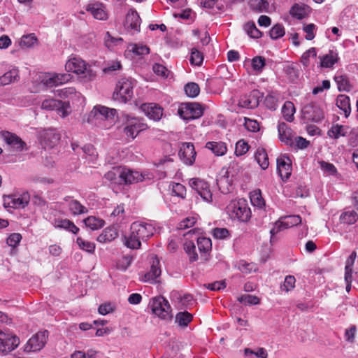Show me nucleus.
Returning <instances> with one entry per match:
<instances>
[{
    "mask_svg": "<svg viewBox=\"0 0 358 358\" xmlns=\"http://www.w3.org/2000/svg\"><path fill=\"white\" fill-rule=\"evenodd\" d=\"M65 69L68 72L76 73L85 82L93 80L96 77V71L80 57L70 58L65 64Z\"/></svg>",
    "mask_w": 358,
    "mask_h": 358,
    "instance_id": "f257e3e1",
    "label": "nucleus"
},
{
    "mask_svg": "<svg viewBox=\"0 0 358 358\" xmlns=\"http://www.w3.org/2000/svg\"><path fill=\"white\" fill-rule=\"evenodd\" d=\"M123 127V133L127 138L134 140L140 132L146 130L147 124L136 117L132 116L125 112H122L120 117Z\"/></svg>",
    "mask_w": 358,
    "mask_h": 358,
    "instance_id": "f03ea898",
    "label": "nucleus"
},
{
    "mask_svg": "<svg viewBox=\"0 0 358 358\" xmlns=\"http://www.w3.org/2000/svg\"><path fill=\"white\" fill-rule=\"evenodd\" d=\"M150 306L152 313L162 320H171L173 317L171 305L164 296L153 298L150 302Z\"/></svg>",
    "mask_w": 358,
    "mask_h": 358,
    "instance_id": "7ed1b4c3",
    "label": "nucleus"
},
{
    "mask_svg": "<svg viewBox=\"0 0 358 358\" xmlns=\"http://www.w3.org/2000/svg\"><path fill=\"white\" fill-rule=\"evenodd\" d=\"M135 81L131 78H122L116 85L113 99L121 103H127L133 96Z\"/></svg>",
    "mask_w": 358,
    "mask_h": 358,
    "instance_id": "20e7f679",
    "label": "nucleus"
},
{
    "mask_svg": "<svg viewBox=\"0 0 358 358\" xmlns=\"http://www.w3.org/2000/svg\"><path fill=\"white\" fill-rule=\"evenodd\" d=\"M227 210L232 219L247 222L250 217V209L245 199L231 201L227 207Z\"/></svg>",
    "mask_w": 358,
    "mask_h": 358,
    "instance_id": "39448f33",
    "label": "nucleus"
},
{
    "mask_svg": "<svg viewBox=\"0 0 358 358\" xmlns=\"http://www.w3.org/2000/svg\"><path fill=\"white\" fill-rule=\"evenodd\" d=\"M71 79L69 73H44L38 76L37 81L45 87H52L66 83Z\"/></svg>",
    "mask_w": 358,
    "mask_h": 358,
    "instance_id": "423d86ee",
    "label": "nucleus"
},
{
    "mask_svg": "<svg viewBox=\"0 0 358 358\" xmlns=\"http://www.w3.org/2000/svg\"><path fill=\"white\" fill-rule=\"evenodd\" d=\"M203 110V106L198 103H185L181 105L178 113L180 117L189 121L201 117Z\"/></svg>",
    "mask_w": 358,
    "mask_h": 358,
    "instance_id": "0eeeda50",
    "label": "nucleus"
},
{
    "mask_svg": "<svg viewBox=\"0 0 358 358\" xmlns=\"http://www.w3.org/2000/svg\"><path fill=\"white\" fill-rule=\"evenodd\" d=\"M29 201L30 195L27 192L3 197V206L6 208H24L29 204Z\"/></svg>",
    "mask_w": 358,
    "mask_h": 358,
    "instance_id": "6e6552de",
    "label": "nucleus"
},
{
    "mask_svg": "<svg viewBox=\"0 0 358 358\" xmlns=\"http://www.w3.org/2000/svg\"><path fill=\"white\" fill-rule=\"evenodd\" d=\"M48 331H41L33 335L27 342L24 346L26 352H38L45 345L48 339Z\"/></svg>",
    "mask_w": 358,
    "mask_h": 358,
    "instance_id": "1a4fd4ad",
    "label": "nucleus"
},
{
    "mask_svg": "<svg viewBox=\"0 0 358 358\" xmlns=\"http://www.w3.org/2000/svg\"><path fill=\"white\" fill-rule=\"evenodd\" d=\"M0 138L6 143L9 149L13 152H22L27 149L25 142L15 134L8 131H1Z\"/></svg>",
    "mask_w": 358,
    "mask_h": 358,
    "instance_id": "9d476101",
    "label": "nucleus"
},
{
    "mask_svg": "<svg viewBox=\"0 0 358 358\" xmlns=\"http://www.w3.org/2000/svg\"><path fill=\"white\" fill-rule=\"evenodd\" d=\"M130 230L134 231L142 241H146L153 236L155 227L151 223L137 221L131 224Z\"/></svg>",
    "mask_w": 358,
    "mask_h": 358,
    "instance_id": "9b49d317",
    "label": "nucleus"
},
{
    "mask_svg": "<svg viewBox=\"0 0 358 358\" xmlns=\"http://www.w3.org/2000/svg\"><path fill=\"white\" fill-rule=\"evenodd\" d=\"M20 343L19 338L11 334L0 329V353L5 355L15 348Z\"/></svg>",
    "mask_w": 358,
    "mask_h": 358,
    "instance_id": "f8f14e48",
    "label": "nucleus"
},
{
    "mask_svg": "<svg viewBox=\"0 0 358 358\" xmlns=\"http://www.w3.org/2000/svg\"><path fill=\"white\" fill-rule=\"evenodd\" d=\"M189 185L196 191L203 201L206 202L212 201L213 194L208 182L199 178H192L189 180Z\"/></svg>",
    "mask_w": 358,
    "mask_h": 358,
    "instance_id": "ddd939ff",
    "label": "nucleus"
},
{
    "mask_svg": "<svg viewBox=\"0 0 358 358\" xmlns=\"http://www.w3.org/2000/svg\"><path fill=\"white\" fill-rule=\"evenodd\" d=\"M302 113L305 120L313 122H319L324 118L322 110L313 103L306 105L302 109Z\"/></svg>",
    "mask_w": 358,
    "mask_h": 358,
    "instance_id": "4468645a",
    "label": "nucleus"
},
{
    "mask_svg": "<svg viewBox=\"0 0 358 358\" xmlns=\"http://www.w3.org/2000/svg\"><path fill=\"white\" fill-rule=\"evenodd\" d=\"M140 110L150 120H159L163 115V108L156 103H144Z\"/></svg>",
    "mask_w": 358,
    "mask_h": 358,
    "instance_id": "2eb2a0df",
    "label": "nucleus"
},
{
    "mask_svg": "<svg viewBox=\"0 0 358 358\" xmlns=\"http://www.w3.org/2000/svg\"><path fill=\"white\" fill-rule=\"evenodd\" d=\"M178 155L180 159L187 165L193 164L195 157L196 152L194 150V146L192 143H182Z\"/></svg>",
    "mask_w": 358,
    "mask_h": 358,
    "instance_id": "dca6fc26",
    "label": "nucleus"
},
{
    "mask_svg": "<svg viewBox=\"0 0 358 358\" xmlns=\"http://www.w3.org/2000/svg\"><path fill=\"white\" fill-rule=\"evenodd\" d=\"M141 21L137 11L134 8H131L126 15L124 27L127 30L138 32L140 31Z\"/></svg>",
    "mask_w": 358,
    "mask_h": 358,
    "instance_id": "f3484780",
    "label": "nucleus"
},
{
    "mask_svg": "<svg viewBox=\"0 0 358 358\" xmlns=\"http://www.w3.org/2000/svg\"><path fill=\"white\" fill-rule=\"evenodd\" d=\"M259 103V92L257 90L251 92L249 94L243 95L238 101V106L245 108H255Z\"/></svg>",
    "mask_w": 358,
    "mask_h": 358,
    "instance_id": "a211bd4d",
    "label": "nucleus"
},
{
    "mask_svg": "<svg viewBox=\"0 0 358 358\" xmlns=\"http://www.w3.org/2000/svg\"><path fill=\"white\" fill-rule=\"evenodd\" d=\"M86 10L90 12L95 19L99 20H105L108 17L106 7L103 3L100 2L88 3L86 6Z\"/></svg>",
    "mask_w": 358,
    "mask_h": 358,
    "instance_id": "6ab92c4d",
    "label": "nucleus"
},
{
    "mask_svg": "<svg viewBox=\"0 0 358 358\" xmlns=\"http://www.w3.org/2000/svg\"><path fill=\"white\" fill-rule=\"evenodd\" d=\"M277 170L282 180L289 178L292 173V162L289 158L284 156L278 158Z\"/></svg>",
    "mask_w": 358,
    "mask_h": 358,
    "instance_id": "aec40b11",
    "label": "nucleus"
},
{
    "mask_svg": "<svg viewBox=\"0 0 358 358\" xmlns=\"http://www.w3.org/2000/svg\"><path fill=\"white\" fill-rule=\"evenodd\" d=\"M159 261L157 257H152V264L150 270L147 272L143 278L144 282L150 283H155L157 281V278L159 277L161 274V269L159 266Z\"/></svg>",
    "mask_w": 358,
    "mask_h": 358,
    "instance_id": "412c9836",
    "label": "nucleus"
},
{
    "mask_svg": "<svg viewBox=\"0 0 358 358\" xmlns=\"http://www.w3.org/2000/svg\"><path fill=\"white\" fill-rule=\"evenodd\" d=\"M122 185H128L142 181L143 176L138 171H132L125 166H122Z\"/></svg>",
    "mask_w": 358,
    "mask_h": 358,
    "instance_id": "4be33fe9",
    "label": "nucleus"
},
{
    "mask_svg": "<svg viewBox=\"0 0 358 358\" xmlns=\"http://www.w3.org/2000/svg\"><path fill=\"white\" fill-rule=\"evenodd\" d=\"M278 130L280 139L282 142L289 145H292L294 144L293 132L286 123H279Z\"/></svg>",
    "mask_w": 358,
    "mask_h": 358,
    "instance_id": "5701e85b",
    "label": "nucleus"
},
{
    "mask_svg": "<svg viewBox=\"0 0 358 358\" xmlns=\"http://www.w3.org/2000/svg\"><path fill=\"white\" fill-rule=\"evenodd\" d=\"M60 134L54 129L45 130L42 134V139L46 146L52 148L60 141Z\"/></svg>",
    "mask_w": 358,
    "mask_h": 358,
    "instance_id": "b1692460",
    "label": "nucleus"
},
{
    "mask_svg": "<svg viewBox=\"0 0 358 358\" xmlns=\"http://www.w3.org/2000/svg\"><path fill=\"white\" fill-rule=\"evenodd\" d=\"M52 224L56 229H64L73 234H77L80 230L72 221L68 219H55Z\"/></svg>",
    "mask_w": 358,
    "mask_h": 358,
    "instance_id": "393cba45",
    "label": "nucleus"
},
{
    "mask_svg": "<svg viewBox=\"0 0 358 358\" xmlns=\"http://www.w3.org/2000/svg\"><path fill=\"white\" fill-rule=\"evenodd\" d=\"M350 133V128L347 125H341L338 124H333L327 131L329 138L338 139L340 137L346 136Z\"/></svg>",
    "mask_w": 358,
    "mask_h": 358,
    "instance_id": "a878e982",
    "label": "nucleus"
},
{
    "mask_svg": "<svg viewBox=\"0 0 358 358\" xmlns=\"http://www.w3.org/2000/svg\"><path fill=\"white\" fill-rule=\"evenodd\" d=\"M337 85V88L340 92H350L352 89V85L348 77L341 73H336L334 78Z\"/></svg>",
    "mask_w": 358,
    "mask_h": 358,
    "instance_id": "bb28decb",
    "label": "nucleus"
},
{
    "mask_svg": "<svg viewBox=\"0 0 358 358\" xmlns=\"http://www.w3.org/2000/svg\"><path fill=\"white\" fill-rule=\"evenodd\" d=\"M122 166H115L105 174L106 180L115 185H122Z\"/></svg>",
    "mask_w": 358,
    "mask_h": 358,
    "instance_id": "cd10ccee",
    "label": "nucleus"
},
{
    "mask_svg": "<svg viewBox=\"0 0 358 358\" xmlns=\"http://www.w3.org/2000/svg\"><path fill=\"white\" fill-rule=\"evenodd\" d=\"M198 248L201 252V258L203 261L208 259L207 254L211 250L212 243L209 238L199 237L197 238Z\"/></svg>",
    "mask_w": 358,
    "mask_h": 358,
    "instance_id": "c85d7f7f",
    "label": "nucleus"
},
{
    "mask_svg": "<svg viewBox=\"0 0 358 358\" xmlns=\"http://www.w3.org/2000/svg\"><path fill=\"white\" fill-rule=\"evenodd\" d=\"M320 66L323 68H331L338 62L339 57L338 53L334 50H329V52L320 56Z\"/></svg>",
    "mask_w": 358,
    "mask_h": 358,
    "instance_id": "c756f323",
    "label": "nucleus"
},
{
    "mask_svg": "<svg viewBox=\"0 0 358 358\" xmlns=\"http://www.w3.org/2000/svg\"><path fill=\"white\" fill-rule=\"evenodd\" d=\"M206 148L211 150L216 156H223L227 151L225 143L221 141H209L206 143Z\"/></svg>",
    "mask_w": 358,
    "mask_h": 358,
    "instance_id": "7c9ffc66",
    "label": "nucleus"
},
{
    "mask_svg": "<svg viewBox=\"0 0 358 358\" xmlns=\"http://www.w3.org/2000/svg\"><path fill=\"white\" fill-rule=\"evenodd\" d=\"M92 113H94V115L96 117H104L108 119L115 117L117 113V110L114 108L98 106L93 108Z\"/></svg>",
    "mask_w": 358,
    "mask_h": 358,
    "instance_id": "2f4dec72",
    "label": "nucleus"
},
{
    "mask_svg": "<svg viewBox=\"0 0 358 358\" xmlns=\"http://www.w3.org/2000/svg\"><path fill=\"white\" fill-rule=\"evenodd\" d=\"M70 213L73 215L85 214L88 212L87 208L78 201L74 199L66 200Z\"/></svg>",
    "mask_w": 358,
    "mask_h": 358,
    "instance_id": "473e14b6",
    "label": "nucleus"
},
{
    "mask_svg": "<svg viewBox=\"0 0 358 358\" xmlns=\"http://www.w3.org/2000/svg\"><path fill=\"white\" fill-rule=\"evenodd\" d=\"M124 244L130 249H138L141 245V240L136 235L134 231H131L128 235L124 236Z\"/></svg>",
    "mask_w": 358,
    "mask_h": 358,
    "instance_id": "72a5a7b5",
    "label": "nucleus"
},
{
    "mask_svg": "<svg viewBox=\"0 0 358 358\" xmlns=\"http://www.w3.org/2000/svg\"><path fill=\"white\" fill-rule=\"evenodd\" d=\"M336 106L343 112L345 117H348L351 112L350 98L347 95L340 94L336 99Z\"/></svg>",
    "mask_w": 358,
    "mask_h": 358,
    "instance_id": "f704fd0d",
    "label": "nucleus"
},
{
    "mask_svg": "<svg viewBox=\"0 0 358 358\" xmlns=\"http://www.w3.org/2000/svg\"><path fill=\"white\" fill-rule=\"evenodd\" d=\"M171 298L181 308L187 307L193 301V296L189 294H185L182 296L178 292L171 293Z\"/></svg>",
    "mask_w": 358,
    "mask_h": 358,
    "instance_id": "c9c22d12",
    "label": "nucleus"
},
{
    "mask_svg": "<svg viewBox=\"0 0 358 358\" xmlns=\"http://www.w3.org/2000/svg\"><path fill=\"white\" fill-rule=\"evenodd\" d=\"M19 79V71L17 69L14 68L6 72L2 76L0 77V85H8L13 82L17 81Z\"/></svg>",
    "mask_w": 358,
    "mask_h": 358,
    "instance_id": "e433bc0d",
    "label": "nucleus"
},
{
    "mask_svg": "<svg viewBox=\"0 0 358 358\" xmlns=\"http://www.w3.org/2000/svg\"><path fill=\"white\" fill-rule=\"evenodd\" d=\"M38 39L34 34L24 35L21 37L19 45L23 49L33 48L37 44Z\"/></svg>",
    "mask_w": 358,
    "mask_h": 358,
    "instance_id": "4c0bfd02",
    "label": "nucleus"
},
{
    "mask_svg": "<svg viewBox=\"0 0 358 358\" xmlns=\"http://www.w3.org/2000/svg\"><path fill=\"white\" fill-rule=\"evenodd\" d=\"M250 8L256 13L268 12L269 3L266 0H251Z\"/></svg>",
    "mask_w": 358,
    "mask_h": 358,
    "instance_id": "58836bf2",
    "label": "nucleus"
},
{
    "mask_svg": "<svg viewBox=\"0 0 358 358\" xmlns=\"http://www.w3.org/2000/svg\"><path fill=\"white\" fill-rule=\"evenodd\" d=\"M255 159L264 170L266 169L269 165L268 157L266 150L264 148H259L255 152Z\"/></svg>",
    "mask_w": 358,
    "mask_h": 358,
    "instance_id": "ea45409f",
    "label": "nucleus"
},
{
    "mask_svg": "<svg viewBox=\"0 0 358 358\" xmlns=\"http://www.w3.org/2000/svg\"><path fill=\"white\" fill-rule=\"evenodd\" d=\"M116 236V230L113 228L108 227L105 229L103 232L98 236L96 240L100 243L110 242L114 240Z\"/></svg>",
    "mask_w": 358,
    "mask_h": 358,
    "instance_id": "a19ab883",
    "label": "nucleus"
},
{
    "mask_svg": "<svg viewBox=\"0 0 358 358\" xmlns=\"http://www.w3.org/2000/svg\"><path fill=\"white\" fill-rule=\"evenodd\" d=\"M284 72L291 81L297 80L300 75L299 66L296 64H289L284 66Z\"/></svg>",
    "mask_w": 358,
    "mask_h": 358,
    "instance_id": "79ce46f5",
    "label": "nucleus"
},
{
    "mask_svg": "<svg viewBox=\"0 0 358 358\" xmlns=\"http://www.w3.org/2000/svg\"><path fill=\"white\" fill-rule=\"evenodd\" d=\"M358 219V215L354 210H346L340 215V222L345 224H352Z\"/></svg>",
    "mask_w": 358,
    "mask_h": 358,
    "instance_id": "37998d69",
    "label": "nucleus"
},
{
    "mask_svg": "<svg viewBox=\"0 0 358 358\" xmlns=\"http://www.w3.org/2000/svg\"><path fill=\"white\" fill-rule=\"evenodd\" d=\"M295 113V108L291 101H286L282 108V113L283 117L287 122H292L294 119V114Z\"/></svg>",
    "mask_w": 358,
    "mask_h": 358,
    "instance_id": "c03bdc74",
    "label": "nucleus"
},
{
    "mask_svg": "<svg viewBox=\"0 0 358 358\" xmlns=\"http://www.w3.org/2000/svg\"><path fill=\"white\" fill-rule=\"evenodd\" d=\"M85 226L92 230H97L104 224V221L94 216H90L83 220Z\"/></svg>",
    "mask_w": 358,
    "mask_h": 358,
    "instance_id": "a18cd8bd",
    "label": "nucleus"
},
{
    "mask_svg": "<svg viewBox=\"0 0 358 358\" xmlns=\"http://www.w3.org/2000/svg\"><path fill=\"white\" fill-rule=\"evenodd\" d=\"M101 354L94 350L90 349L84 352L83 351H76L71 355V358H101Z\"/></svg>",
    "mask_w": 358,
    "mask_h": 358,
    "instance_id": "49530a36",
    "label": "nucleus"
},
{
    "mask_svg": "<svg viewBox=\"0 0 358 358\" xmlns=\"http://www.w3.org/2000/svg\"><path fill=\"white\" fill-rule=\"evenodd\" d=\"M244 30L247 34L252 38H259L262 35V32L257 28L253 22H247L244 25Z\"/></svg>",
    "mask_w": 358,
    "mask_h": 358,
    "instance_id": "de8ad7c7",
    "label": "nucleus"
},
{
    "mask_svg": "<svg viewBox=\"0 0 358 358\" xmlns=\"http://www.w3.org/2000/svg\"><path fill=\"white\" fill-rule=\"evenodd\" d=\"M192 320V315L187 311L180 312L176 315V322L180 327H187Z\"/></svg>",
    "mask_w": 358,
    "mask_h": 358,
    "instance_id": "09e8293b",
    "label": "nucleus"
},
{
    "mask_svg": "<svg viewBox=\"0 0 358 358\" xmlns=\"http://www.w3.org/2000/svg\"><path fill=\"white\" fill-rule=\"evenodd\" d=\"M250 199L252 204L258 208H263L265 205L264 199L262 198L261 191L259 189L255 190L250 193Z\"/></svg>",
    "mask_w": 358,
    "mask_h": 358,
    "instance_id": "8fccbe9b",
    "label": "nucleus"
},
{
    "mask_svg": "<svg viewBox=\"0 0 358 358\" xmlns=\"http://www.w3.org/2000/svg\"><path fill=\"white\" fill-rule=\"evenodd\" d=\"M184 250L187 254L190 262L198 260V255L196 252V246L192 241H187L184 244Z\"/></svg>",
    "mask_w": 358,
    "mask_h": 358,
    "instance_id": "3c124183",
    "label": "nucleus"
},
{
    "mask_svg": "<svg viewBox=\"0 0 358 358\" xmlns=\"http://www.w3.org/2000/svg\"><path fill=\"white\" fill-rule=\"evenodd\" d=\"M282 221V224L284 227L287 229L289 227H292L294 226H296L299 224L301 223V218L299 215H289L281 217Z\"/></svg>",
    "mask_w": 358,
    "mask_h": 358,
    "instance_id": "603ef678",
    "label": "nucleus"
},
{
    "mask_svg": "<svg viewBox=\"0 0 358 358\" xmlns=\"http://www.w3.org/2000/svg\"><path fill=\"white\" fill-rule=\"evenodd\" d=\"M76 243L79 248L89 253H93L95 250V244L92 242L85 241L81 237H78L76 239Z\"/></svg>",
    "mask_w": 358,
    "mask_h": 358,
    "instance_id": "864d4df0",
    "label": "nucleus"
},
{
    "mask_svg": "<svg viewBox=\"0 0 358 358\" xmlns=\"http://www.w3.org/2000/svg\"><path fill=\"white\" fill-rule=\"evenodd\" d=\"M286 228L284 227V224H282V221L281 218L275 222L273 227L270 230L271 234V238L270 242L273 244L276 241L277 238H275V236L281 231L285 229Z\"/></svg>",
    "mask_w": 358,
    "mask_h": 358,
    "instance_id": "5fc2aeb1",
    "label": "nucleus"
},
{
    "mask_svg": "<svg viewBox=\"0 0 358 358\" xmlns=\"http://www.w3.org/2000/svg\"><path fill=\"white\" fill-rule=\"evenodd\" d=\"M122 69V65L118 60H112L106 63L105 66L103 69V71L105 73L111 74L117 70Z\"/></svg>",
    "mask_w": 358,
    "mask_h": 358,
    "instance_id": "6e6d98bb",
    "label": "nucleus"
},
{
    "mask_svg": "<svg viewBox=\"0 0 358 358\" xmlns=\"http://www.w3.org/2000/svg\"><path fill=\"white\" fill-rule=\"evenodd\" d=\"M60 96L63 98H69V99H83V96L80 92L76 91V90L73 87L64 88L61 90Z\"/></svg>",
    "mask_w": 358,
    "mask_h": 358,
    "instance_id": "4d7b16f0",
    "label": "nucleus"
},
{
    "mask_svg": "<svg viewBox=\"0 0 358 358\" xmlns=\"http://www.w3.org/2000/svg\"><path fill=\"white\" fill-rule=\"evenodd\" d=\"M316 57L317 52L315 48H310V49H308V50L303 53V55L301 57V62L305 67H307L309 66L310 64V58H315Z\"/></svg>",
    "mask_w": 358,
    "mask_h": 358,
    "instance_id": "13d9d810",
    "label": "nucleus"
},
{
    "mask_svg": "<svg viewBox=\"0 0 358 358\" xmlns=\"http://www.w3.org/2000/svg\"><path fill=\"white\" fill-rule=\"evenodd\" d=\"M185 92L188 96L194 98L199 95L200 88L196 83H190L185 86Z\"/></svg>",
    "mask_w": 358,
    "mask_h": 358,
    "instance_id": "bf43d9fd",
    "label": "nucleus"
},
{
    "mask_svg": "<svg viewBox=\"0 0 358 358\" xmlns=\"http://www.w3.org/2000/svg\"><path fill=\"white\" fill-rule=\"evenodd\" d=\"M132 257L130 255L123 256L116 264L117 269L125 271L131 265Z\"/></svg>",
    "mask_w": 358,
    "mask_h": 358,
    "instance_id": "052dcab7",
    "label": "nucleus"
},
{
    "mask_svg": "<svg viewBox=\"0 0 358 358\" xmlns=\"http://www.w3.org/2000/svg\"><path fill=\"white\" fill-rule=\"evenodd\" d=\"M296 279L293 275H287L285 278L284 282L280 285V289L288 292L293 289L295 287Z\"/></svg>",
    "mask_w": 358,
    "mask_h": 358,
    "instance_id": "680f3d73",
    "label": "nucleus"
},
{
    "mask_svg": "<svg viewBox=\"0 0 358 358\" xmlns=\"http://www.w3.org/2000/svg\"><path fill=\"white\" fill-rule=\"evenodd\" d=\"M60 101L55 99H46L41 104V108L47 110H57V106H59Z\"/></svg>",
    "mask_w": 358,
    "mask_h": 358,
    "instance_id": "e2e57ef3",
    "label": "nucleus"
},
{
    "mask_svg": "<svg viewBox=\"0 0 358 358\" xmlns=\"http://www.w3.org/2000/svg\"><path fill=\"white\" fill-rule=\"evenodd\" d=\"M270 36L272 39H278L282 37L285 34V29L282 25L276 24L270 30Z\"/></svg>",
    "mask_w": 358,
    "mask_h": 358,
    "instance_id": "0e129e2a",
    "label": "nucleus"
},
{
    "mask_svg": "<svg viewBox=\"0 0 358 358\" xmlns=\"http://www.w3.org/2000/svg\"><path fill=\"white\" fill-rule=\"evenodd\" d=\"M251 63L253 70L257 72H261L266 65L265 59L261 56L254 57Z\"/></svg>",
    "mask_w": 358,
    "mask_h": 358,
    "instance_id": "69168bd1",
    "label": "nucleus"
},
{
    "mask_svg": "<svg viewBox=\"0 0 358 358\" xmlns=\"http://www.w3.org/2000/svg\"><path fill=\"white\" fill-rule=\"evenodd\" d=\"M172 194L184 198L186 194V188L180 183H173L171 185Z\"/></svg>",
    "mask_w": 358,
    "mask_h": 358,
    "instance_id": "338daca9",
    "label": "nucleus"
},
{
    "mask_svg": "<svg viewBox=\"0 0 358 358\" xmlns=\"http://www.w3.org/2000/svg\"><path fill=\"white\" fill-rule=\"evenodd\" d=\"M203 60V54L197 49L193 48L191 52L190 62L192 64L199 66Z\"/></svg>",
    "mask_w": 358,
    "mask_h": 358,
    "instance_id": "774afa93",
    "label": "nucleus"
}]
</instances>
